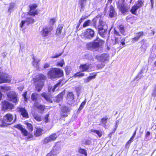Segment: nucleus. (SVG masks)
<instances>
[{"instance_id": "obj_1", "label": "nucleus", "mask_w": 156, "mask_h": 156, "mask_svg": "<svg viewBox=\"0 0 156 156\" xmlns=\"http://www.w3.org/2000/svg\"><path fill=\"white\" fill-rule=\"evenodd\" d=\"M63 75V71L61 69L57 68L51 69L48 73V75L52 80L58 78Z\"/></svg>"}, {"instance_id": "obj_2", "label": "nucleus", "mask_w": 156, "mask_h": 156, "mask_svg": "<svg viewBox=\"0 0 156 156\" xmlns=\"http://www.w3.org/2000/svg\"><path fill=\"white\" fill-rule=\"evenodd\" d=\"M14 121L13 115L10 113L7 114L4 116L3 119H1V121L0 122V126H7L8 125L12 124Z\"/></svg>"}, {"instance_id": "obj_3", "label": "nucleus", "mask_w": 156, "mask_h": 156, "mask_svg": "<svg viewBox=\"0 0 156 156\" xmlns=\"http://www.w3.org/2000/svg\"><path fill=\"white\" fill-rule=\"evenodd\" d=\"M95 58L99 62H101L102 63L100 65H98L99 68H102L105 66L104 63L107 62L108 60V55L107 54H103L98 55L95 56Z\"/></svg>"}, {"instance_id": "obj_4", "label": "nucleus", "mask_w": 156, "mask_h": 156, "mask_svg": "<svg viewBox=\"0 0 156 156\" xmlns=\"http://www.w3.org/2000/svg\"><path fill=\"white\" fill-rule=\"evenodd\" d=\"M12 76L3 72L0 73V84L10 82Z\"/></svg>"}, {"instance_id": "obj_5", "label": "nucleus", "mask_w": 156, "mask_h": 156, "mask_svg": "<svg viewBox=\"0 0 156 156\" xmlns=\"http://www.w3.org/2000/svg\"><path fill=\"white\" fill-rule=\"evenodd\" d=\"M114 34L115 37V44H119L120 42L122 45L125 44V39L124 38L121 39V37L118 32L115 29L114 30Z\"/></svg>"}, {"instance_id": "obj_6", "label": "nucleus", "mask_w": 156, "mask_h": 156, "mask_svg": "<svg viewBox=\"0 0 156 156\" xmlns=\"http://www.w3.org/2000/svg\"><path fill=\"white\" fill-rule=\"evenodd\" d=\"M100 43L97 41L94 42H90L86 45L88 50H97L100 47Z\"/></svg>"}, {"instance_id": "obj_7", "label": "nucleus", "mask_w": 156, "mask_h": 156, "mask_svg": "<svg viewBox=\"0 0 156 156\" xmlns=\"http://www.w3.org/2000/svg\"><path fill=\"white\" fill-rule=\"evenodd\" d=\"M7 96L9 101L15 103L18 102V99L17 98V95L15 92L13 91L9 92L7 94Z\"/></svg>"}, {"instance_id": "obj_8", "label": "nucleus", "mask_w": 156, "mask_h": 156, "mask_svg": "<svg viewBox=\"0 0 156 156\" xmlns=\"http://www.w3.org/2000/svg\"><path fill=\"white\" fill-rule=\"evenodd\" d=\"M117 4L118 8L123 14L125 13L128 11L129 7L125 4H120L118 2Z\"/></svg>"}, {"instance_id": "obj_9", "label": "nucleus", "mask_w": 156, "mask_h": 156, "mask_svg": "<svg viewBox=\"0 0 156 156\" xmlns=\"http://www.w3.org/2000/svg\"><path fill=\"white\" fill-rule=\"evenodd\" d=\"M34 21V20L33 18L31 17H28L25 20L22 21L20 27L21 28L25 27L28 24L33 23Z\"/></svg>"}, {"instance_id": "obj_10", "label": "nucleus", "mask_w": 156, "mask_h": 156, "mask_svg": "<svg viewBox=\"0 0 156 156\" xmlns=\"http://www.w3.org/2000/svg\"><path fill=\"white\" fill-rule=\"evenodd\" d=\"M53 29L51 26H48L44 27L41 31L42 35L44 37H46L49 34Z\"/></svg>"}, {"instance_id": "obj_11", "label": "nucleus", "mask_w": 156, "mask_h": 156, "mask_svg": "<svg viewBox=\"0 0 156 156\" xmlns=\"http://www.w3.org/2000/svg\"><path fill=\"white\" fill-rule=\"evenodd\" d=\"M74 95L72 92H69L67 95L66 100L68 103L72 105L74 102Z\"/></svg>"}, {"instance_id": "obj_12", "label": "nucleus", "mask_w": 156, "mask_h": 156, "mask_svg": "<svg viewBox=\"0 0 156 156\" xmlns=\"http://www.w3.org/2000/svg\"><path fill=\"white\" fill-rule=\"evenodd\" d=\"M3 109L7 110H12L14 107L13 104L7 101H4L2 103Z\"/></svg>"}, {"instance_id": "obj_13", "label": "nucleus", "mask_w": 156, "mask_h": 156, "mask_svg": "<svg viewBox=\"0 0 156 156\" xmlns=\"http://www.w3.org/2000/svg\"><path fill=\"white\" fill-rule=\"evenodd\" d=\"M94 32L93 30L89 29L86 30L84 32V36L87 38L91 39L94 37Z\"/></svg>"}, {"instance_id": "obj_14", "label": "nucleus", "mask_w": 156, "mask_h": 156, "mask_svg": "<svg viewBox=\"0 0 156 156\" xmlns=\"http://www.w3.org/2000/svg\"><path fill=\"white\" fill-rule=\"evenodd\" d=\"M135 36L131 40V42L133 43L137 41L140 38L142 37L144 35V32L142 31H140L135 33Z\"/></svg>"}, {"instance_id": "obj_15", "label": "nucleus", "mask_w": 156, "mask_h": 156, "mask_svg": "<svg viewBox=\"0 0 156 156\" xmlns=\"http://www.w3.org/2000/svg\"><path fill=\"white\" fill-rule=\"evenodd\" d=\"M98 29H107L108 26L105 22L100 20L99 21V25L98 26Z\"/></svg>"}, {"instance_id": "obj_16", "label": "nucleus", "mask_w": 156, "mask_h": 156, "mask_svg": "<svg viewBox=\"0 0 156 156\" xmlns=\"http://www.w3.org/2000/svg\"><path fill=\"white\" fill-rule=\"evenodd\" d=\"M90 67V65L85 64L81 65L80 67V68L82 71L89 72Z\"/></svg>"}, {"instance_id": "obj_17", "label": "nucleus", "mask_w": 156, "mask_h": 156, "mask_svg": "<svg viewBox=\"0 0 156 156\" xmlns=\"http://www.w3.org/2000/svg\"><path fill=\"white\" fill-rule=\"evenodd\" d=\"M18 110L21 112V114L23 117L28 118V113L24 108H19Z\"/></svg>"}, {"instance_id": "obj_18", "label": "nucleus", "mask_w": 156, "mask_h": 156, "mask_svg": "<svg viewBox=\"0 0 156 156\" xmlns=\"http://www.w3.org/2000/svg\"><path fill=\"white\" fill-rule=\"evenodd\" d=\"M44 85L43 82L41 81H39L36 84V89L37 91L39 92L42 89Z\"/></svg>"}, {"instance_id": "obj_19", "label": "nucleus", "mask_w": 156, "mask_h": 156, "mask_svg": "<svg viewBox=\"0 0 156 156\" xmlns=\"http://www.w3.org/2000/svg\"><path fill=\"white\" fill-rule=\"evenodd\" d=\"M107 29H98V32L99 34L102 37H105L107 34Z\"/></svg>"}, {"instance_id": "obj_20", "label": "nucleus", "mask_w": 156, "mask_h": 156, "mask_svg": "<svg viewBox=\"0 0 156 156\" xmlns=\"http://www.w3.org/2000/svg\"><path fill=\"white\" fill-rule=\"evenodd\" d=\"M116 12L115 10L114 7L112 5H111L109 12V16L111 18H112L114 16Z\"/></svg>"}, {"instance_id": "obj_21", "label": "nucleus", "mask_w": 156, "mask_h": 156, "mask_svg": "<svg viewBox=\"0 0 156 156\" xmlns=\"http://www.w3.org/2000/svg\"><path fill=\"white\" fill-rule=\"evenodd\" d=\"M36 130L34 133V135L36 136H41L42 134V132L43 130L39 128V127H36Z\"/></svg>"}, {"instance_id": "obj_22", "label": "nucleus", "mask_w": 156, "mask_h": 156, "mask_svg": "<svg viewBox=\"0 0 156 156\" xmlns=\"http://www.w3.org/2000/svg\"><path fill=\"white\" fill-rule=\"evenodd\" d=\"M91 139L90 137H87L84 139L83 141V144L86 145H90L91 144Z\"/></svg>"}, {"instance_id": "obj_23", "label": "nucleus", "mask_w": 156, "mask_h": 156, "mask_svg": "<svg viewBox=\"0 0 156 156\" xmlns=\"http://www.w3.org/2000/svg\"><path fill=\"white\" fill-rule=\"evenodd\" d=\"M34 106L42 112L44 110L45 108L44 106L41 105L37 102H35L34 103Z\"/></svg>"}, {"instance_id": "obj_24", "label": "nucleus", "mask_w": 156, "mask_h": 156, "mask_svg": "<svg viewBox=\"0 0 156 156\" xmlns=\"http://www.w3.org/2000/svg\"><path fill=\"white\" fill-rule=\"evenodd\" d=\"M41 96L43 97L47 101L50 102L51 103L52 102V100L50 99V97L49 95H48L46 93H43L41 94Z\"/></svg>"}, {"instance_id": "obj_25", "label": "nucleus", "mask_w": 156, "mask_h": 156, "mask_svg": "<svg viewBox=\"0 0 156 156\" xmlns=\"http://www.w3.org/2000/svg\"><path fill=\"white\" fill-rule=\"evenodd\" d=\"M69 111L68 108L66 106H64L62 108V116L63 117H67V115L66 114H64L63 113H66Z\"/></svg>"}, {"instance_id": "obj_26", "label": "nucleus", "mask_w": 156, "mask_h": 156, "mask_svg": "<svg viewBox=\"0 0 156 156\" xmlns=\"http://www.w3.org/2000/svg\"><path fill=\"white\" fill-rule=\"evenodd\" d=\"M33 65L35 66L37 69H38L39 66L38 63L40 61V60L39 59H36L35 57H33Z\"/></svg>"}, {"instance_id": "obj_27", "label": "nucleus", "mask_w": 156, "mask_h": 156, "mask_svg": "<svg viewBox=\"0 0 156 156\" xmlns=\"http://www.w3.org/2000/svg\"><path fill=\"white\" fill-rule=\"evenodd\" d=\"M63 27V25L62 24H60L58 25L56 31V34L58 35L60 34Z\"/></svg>"}, {"instance_id": "obj_28", "label": "nucleus", "mask_w": 156, "mask_h": 156, "mask_svg": "<svg viewBox=\"0 0 156 156\" xmlns=\"http://www.w3.org/2000/svg\"><path fill=\"white\" fill-rule=\"evenodd\" d=\"M96 75L95 74L93 76H90L84 79V82L85 83H87L89 82L93 79H94L95 78Z\"/></svg>"}, {"instance_id": "obj_29", "label": "nucleus", "mask_w": 156, "mask_h": 156, "mask_svg": "<svg viewBox=\"0 0 156 156\" xmlns=\"http://www.w3.org/2000/svg\"><path fill=\"white\" fill-rule=\"evenodd\" d=\"M90 132L97 134L99 137H101L102 135V132L99 130L93 129L91 130Z\"/></svg>"}, {"instance_id": "obj_30", "label": "nucleus", "mask_w": 156, "mask_h": 156, "mask_svg": "<svg viewBox=\"0 0 156 156\" xmlns=\"http://www.w3.org/2000/svg\"><path fill=\"white\" fill-rule=\"evenodd\" d=\"M34 119L38 122L41 121L42 120V117L41 116L37 114H34L33 115Z\"/></svg>"}, {"instance_id": "obj_31", "label": "nucleus", "mask_w": 156, "mask_h": 156, "mask_svg": "<svg viewBox=\"0 0 156 156\" xmlns=\"http://www.w3.org/2000/svg\"><path fill=\"white\" fill-rule=\"evenodd\" d=\"M58 136V135H57L56 133H54L48 136L51 141H53L55 140Z\"/></svg>"}, {"instance_id": "obj_32", "label": "nucleus", "mask_w": 156, "mask_h": 156, "mask_svg": "<svg viewBox=\"0 0 156 156\" xmlns=\"http://www.w3.org/2000/svg\"><path fill=\"white\" fill-rule=\"evenodd\" d=\"M64 94V92L60 93L57 97V101L59 102L61 101L63 98V95Z\"/></svg>"}, {"instance_id": "obj_33", "label": "nucleus", "mask_w": 156, "mask_h": 156, "mask_svg": "<svg viewBox=\"0 0 156 156\" xmlns=\"http://www.w3.org/2000/svg\"><path fill=\"white\" fill-rule=\"evenodd\" d=\"M37 10H30V11L28 13V14L30 16H34L36 14H37Z\"/></svg>"}, {"instance_id": "obj_34", "label": "nucleus", "mask_w": 156, "mask_h": 156, "mask_svg": "<svg viewBox=\"0 0 156 156\" xmlns=\"http://www.w3.org/2000/svg\"><path fill=\"white\" fill-rule=\"evenodd\" d=\"M51 141L49 136L46 137L42 140V142L44 144H46Z\"/></svg>"}, {"instance_id": "obj_35", "label": "nucleus", "mask_w": 156, "mask_h": 156, "mask_svg": "<svg viewBox=\"0 0 156 156\" xmlns=\"http://www.w3.org/2000/svg\"><path fill=\"white\" fill-rule=\"evenodd\" d=\"M51 141L49 136L46 137L42 140V142L44 144H46Z\"/></svg>"}, {"instance_id": "obj_36", "label": "nucleus", "mask_w": 156, "mask_h": 156, "mask_svg": "<svg viewBox=\"0 0 156 156\" xmlns=\"http://www.w3.org/2000/svg\"><path fill=\"white\" fill-rule=\"evenodd\" d=\"M20 51L22 52H24L25 51L26 47L24 44L21 43L20 44Z\"/></svg>"}, {"instance_id": "obj_37", "label": "nucleus", "mask_w": 156, "mask_h": 156, "mask_svg": "<svg viewBox=\"0 0 156 156\" xmlns=\"http://www.w3.org/2000/svg\"><path fill=\"white\" fill-rule=\"evenodd\" d=\"M0 88L4 92L10 90V87L9 86H2L0 87Z\"/></svg>"}, {"instance_id": "obj_38", "label": "nucleus", "mask_w": 156, "mask_h": 156, "mask_svg": "<svg viewBox=\"0 0 156 156\" xmlns=\"http://www.w3.org/2000/svg\"><path fill=\"white\" fill-rule=\"evenodd\" d=\"M119 30L121 34L123 35H125L126 33L124 29V27L123 25H121L119 27Z\"/></svg>"}, {"instance_id": "obj_39", "label": "nucleus", "mask_w": 156, "mask_h": 156, "mask_svg": "<svg viewBox=\"0 0 156 156\" xmlns=\"http://www.w3.org/2000/svg\"><path fill=\"white\" fill-rule=\"evenodd\" d=\"M38 97V94L36 93H33L31 95V99L33 101H36Z\"/></svg>"}, {"instance_id": "obj_40", "label": "nucleus", "mask_w": 156, "mask_h": 156, "mask_svg": "<svg viewBox=\"0 0 156 156\" xmlns=\"http://www.w3.org/2000/svg\"><path fill=\"white\" fill-rule=\"evenodd\" d=\"M78 152L80 153L85 155L86 156H87L86 151L84 149L80 148L79 149Z\"/></svg>"}, {"instance_id": "obj_41", "label": "nucleus", "mask_w": 156, "mask_h": 156, "mask_svg": "<svg viewBox=\"0 0 156 156\" xmlns=\"http://www.w3.org/2000/svg\"><path fill=\"white\" fill-rule=\"evenodd\" d=\"M26 124L27 129L30 131H32L33 130V127L32 125L30 123L28 122H26Z\"/></svg>"}, {"instance_id": "obj_42", "label": "nucleus", "mask_w": 156, "mask_h": 156, "mask_svg": "<svg viewBox=\"0 0 156 156\" xmlns=\"http://www.w3.org/2000/svg\"><path fill=\"white\" fill-rule=\"evenodd\" d=\"M138 9V8L135 5H134L132 7L131 10V12L133 14H136V12Z\"/></svg>"}, {"instance_id": "obj_43", "label": "nucleus", "mask_w": 156, "mask_h": 156, "mask_svg": "<svg viewBox=\"0 0 156 156\" xmlns=\"http://www.w3.org/2000/svg\"><path fill=\"white\" fill-rule=\"evenodd\" d=\"M62 81V80H60L58 83L55 85L54 88L52 89L53 91H55L56 90H58V89H56L57 87L60 85Z\"/></svg>"}, {"instance_id": "obj_44", "label": "nucleus", "mask_w": 156, "mask_h": 156, "mask_svg": "<svg viewBox=\"0 0 156 156\" xmlns=\"http://www.w3.org/2000/svg\"><path fill=\"white\" fill-rule=\"evenodd\" d=\"M133 141V139H132L131 138H130V140H128L127 143H126V144L125 146V148H128L130 144Z\"/></svg>"}, {"instance_id": "obj_45", "label": "nucleus", "mask_w": 156, "mask_h": 156, "mask_svg": "<svg viewBox=\"0 0 156 156\" xmlns=\"http://www.w3.org/2000/svg\"><path fill=\"white\" fill-rule=\"evenodd\" d=\"M15 6V3L12 2L11 3L8 9V11L9 12H11Z\"/></svg>"}, {"instance_id": "obj_46", "label": "nucleus", "mask_w": 156, "mask_h": 156, "mask_svg": "<svg viewBox=\"0 0 156 156\" xmlns=\"http://www.w3.org/2000/svg\"><path fill=\"white\" fill-rule=\"evenodd\" d=\"M45 76L43 74H40L38 76V79L40 80H44L45 79Z\"/></svg>"}, {"instance_id": "obj_47", "label": "nucleus", "mask_w": 156, "mask_h": 156, "mask_svg": "<svg viewBox=\"0 0 156 156\" xmlns=\"http://www.w3.org/2000/svg\"><path fill=\"white\" fill-rule=\"evenodd\" d=\"M98 16L94 18L92 20L93 24V26L95 27H96V23L98 19Z\"/></svg>"}, {"instance_id": "obj_48", "label": "nucleus", "mask_w": 156, "mask_h": 156, "mask_svg": "<svg viewBox=\"0 0 156 156\" xmlns=\"http://www.w3.org/2000/svg\"><path fill=\"white\" fill-rule=\"evenodd\" d=\"M21 131L24 136H27L28 135V133L25 129L23 128Z\"/></svg>"}, {"instance_id": "obj_49", "label": "nucleus", "mask_w": 156, "mask_h": 156, "mask_svg": "<svg viewBox=\"0 0 156 156\" xmlns=\"http://www.w3.org/2000/svg\"><path fill=\"white\" fill-rule=\"evenodd\" d=\"M56 153L55 152L54 149L52 150L50 153H48L46 156H54Z\"/></svg>"}, {"instance_id": "obj_50", "label": "nucleus", "mask_w": 156, "mask_h": 156, "mask_svg": "<svg viewBox=\"0 0 156 156\" xmlns=\"http://www.w3.org/2000/svg\"><path fill=\"white\" fill-rule=\"evenodd\" d=\"M143 4V3L142 1L139 0L138 3L135 6L138 9Z\"/></svg>"}, {"instance_id": "obj_51", "label": "nucleus", "mask_w": 156, "mask_h": 156, "mask_svg": "<svg viewBox=\"0 0 156 156\" xmlns=\"http://www.w3.org/2000/svg\"><path fill=\"white\" fill-rule=\"evenodd\" d=\"M84 75V73H76L75 75V77H82Z\"/></svg>"}, {"instance_id": "obj_52", "label": "nucleus", "mask_w": 156, "mask_h": 156, "mask_svg": "<svg viewBox=\"0 0 156 156\" xmlns=\"http://www.w3.org/2000/svg\"><path fill=\"white\" fill-rule=\"evenodd\" d=\"M86 101H84L82 103L79 108L78 110H81L83 108L84 105H85L86 104Z\"/></svg>"}, {"instance_id": "obj_53", "label": "nucleus", "mask_w": 156, "mask_h": 156, "mask_svg": "<svg viewBox=\"0 0 156 156\" xmlns=\"http://www.w3.org/2000/svg\"><path fill=\"white\" fill-rule=\"evenodd\" d=\"M107 119L108 118H107L106 117L102 119L101 120V122L104 125H105L107 123Z\"/></svg>"}, {"instance_id": "obj_54", "label": "nucleus", "mask_w": 156, "mask_h": 156, "mask_svg": "<svg viewBox=\"0 0 156 156\" xmlns=\"http://www.w3.org/2000/svg\"><path fill=\"white\" fill-rule=\"evenodd\" d=\"M37 5L36 4H34L30 6V10H34L37 7Z\"/></svg>"}, {"instance_id": "obj_55", "label": "nucleus", "mask_w": 156, "mask_h": 156, "mask_svg": "<svg viewBox=\"0 0 156 156\" xmlns=\"http://www.w3.org/2000/svg\"><path fill=\"white\" fill-rule=\"evenodd\" d=\"M64 64V62L63 59L60 62L57 63V65L61 67H62Z\"/></svg>"}, {"instance_id": "obj_56", "label": "nucleus", "mask_w": 156, "mask_h": 156, "mask_svg": "<svg viewBox=\"0 0 156 156\" xmlns=\"http://www.w3.org/2000/svg\"><path fill=\"white\" fill-rule=\"evenodd\" d=\"M14 127H15L19 129L20 130H22V129L23 128L22 126L20 124L16 125L14 126Z\"/></svg>"}, {"instance_id": "obj_57", "label": "nucleus", "mask_w": 156, "mask_h": 156, "mask_svg": "<svg viewBox=\"0 0 156 156\" xmlns=\"http://www.w3.org/2000/svg\"><path fill=\"white\" fill-rule=\"evenodd\" d=\"M86 0H80L79 3H80V5H81V8H83V2H86Z\"/></svg>"}, {"instance_id": "obj_58", "label": "nucleus", "mask_w": 156, "mask_h": 156, "mask_svg": "<svg viewBox=\"0 0 156 156\" xmlns=\"http://www.w3.org/2000/svg\"><path fill=\"white\" fill-rule=\"evenodd\" d=\"M90 20H88L85 21L83 24V27H85L89 25L90 23Z\"/></svg>"}, {"instance_id": "obj_59", "label": "nucleus", "mask_w": 156, "mask_h": 156, "mask_svg": "<svg viewBox=\"0 0 156 156\" xmlns=\"http://www.w3.org/2000/svg\"><path fill=\"white\" fill-rule=\"evenodd\" d=\"M56 21L55 19L52 18L50 21V23L51 25H52L55 23Z\"/></svg>"}, {"instance_id": "obj_60", "label": "nucleus", "mask_w": 156, "mask_h": 156, "mask_svg": "<svg viewBox=\"0 0 156 156\" xmlns=\"http://www.w3.org/2000/svg\"><path fill=\"white\" fill-rule=\"evenodd\" d=\"M62 53H61L59 54L58 55L57 54V55H53V56H51V58H57L58 57H59V56H61L62 55Z\"/></svg>"}, {"instance_id": "obj_61", "label": "nucleus", "mask_w": 156, "mask_h": 156, "mask_svg": "<svg viewBox=\"0 0 156 156\" xmlns=\"http://www.w3.org/2000/svg\"><path fill=\"white\" fill-rule=\"evenodd\" d=\"M146 41V40L145 39H143L141 41L140 43L142 44L141 46L142 48L143 47L144 45L145 44Z\"/></svg>"}, {"instance_id": "obj_62", "label": "nucleus", "mask_w": 156, "mask_h": 156, "mask_svg": "<svg viewBox=\"0 0 156 156\" xmlns=\"http://www.w3.org/2000/svg\"><path fill=\"white\" fill-rule=\"evenodd\" d=\"M49 116V114H47L45 116V122L46 123H47L48 122V117Z\"/></svg>"}, {"instance_id": "obj_63", "label": "nucleus", "mask_w": 156, "mask_h": 156, "mask_svg": "<svg viewBox=\"0 0 156 156\" xmlns=\"http://www.w3.org/2000/svg\"><path fill=\"white\" fill-rule=\"evenodd\" d=\"M87 17L85 16H82L79 20V22L80 23H81L82 22L83 20L85 19Z\"/></svg>"}, {"instance_id": "obj_64", "label": "nucleus", "mask_w": 156, "mask_h": 156, "mask_svg": "<svg viewBox=\"0 0 156 156\" xmlns=\"http://www.w3.org/2000/svg\"><path fill=\"white\" fill-rule=\"evenodd\" d=\"M153 47L154 49V54L155 56H156V44L154 45Z\"/></svg>"}]
</instances>
